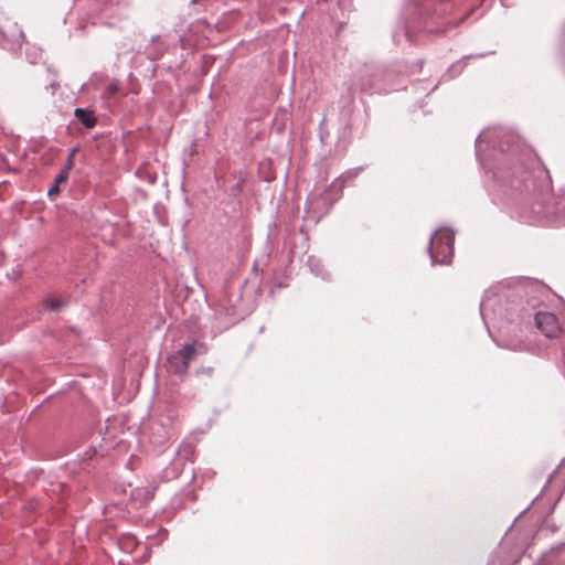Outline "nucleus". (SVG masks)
Returning a JSON list of instances; mask_svg holds the SVG:
<instances>
[{
  "instance_id": "1",
  "label": "nucleus",
  "mask_w": 565,
  "mask_h": 565,
  "mask_svg": "<svg viewBox=\"0 0 565 565\" xmlns=\"http://www.w3.org/2000/svg\"><path fill=\"white\" fill-rule=\"evenodd\" d=\"M503 186L536 216L565 223V196H555L550 172L543 166L536 164L531 171L524 168L514 169L503 180Z\"/></svg>"
},
{
  "instance_id": "2",
  "label": "nucleus",
  "mask_w": 565,
  "mask_h": 565,
  "mask_svg": "<svg viewBox=\"0 0 565 565\" xmlns=\"http://www.w3.org/2000/svg\"><path fill=\"white\" fill-rule=\"evenodd\" d=\"M455 234L450 228H440L431 236L428 254L431 265H449L454 255Z\"/></svg>"
},
{
  "instance_id": "3",
  "label": "nucleus",
  "mask_w": 565,
  "mask_h": 565,
  "mask_svg": "<svg viewBox=\"0 0 565 565\" xmlns=\"http://www.w3.org/2000/svg\"><path fill=\"white\" fill-rule=\"evenodd\" d=\"M480 313L486 324L495 318L512 320L505 296L492 289L486 291L480 303Z\"/></svg>"
},
{
  "instance_id": "4",
  "label": "nucleus",
  "mask_w": 565,
  "mask_h": 565,
  "mask_svg": "<svg viewBox=\"0 0 565 565\" xmlns=\"http://www.w3.org/2000/svg\"><path fill=\"white\" fill-rule=\"evenodd\" d=\"M500 138H505L507 143L510 142L514 137L510 134H507L501 128L487 129L482 131L479 137L476 139V156L480 160L481 159V148L482 143L486 142L493 148H499L501 151H505L504 142L502 140H498Z\"/></svg>"
},
{
  "instance_id": "5",
  "label": "nucleus",
  "mask_w": 565,
  "mask_h": 565,
  "mask_svg": "<svg viewBox=\"0 0 565 565\" xmlns=\"http://www.w3.org/2000/svg\"><path fill=\"white\" fill-rule=\"evenodd\" d=\"M535 323L547 338L556 337L562 331L556 316L552 312L539 311L535 315Z\"/></svg>"
},
{
  "instance_id": "6",
  "label": "nucleus",
  "mask_w": 565,
  "mask_h": 565,
  "mask_svg": "<svg viewBox=\"0 0 565 565\" xmlns=\"http://www.w3.org/2000/svg\"><path fill=\"white\" fill-rule=\"evenodd\" d=\"M178 352L180 358L189 364L196 355L204 354L206 347L203 343L193 342L183 345Z\"/></svg>"
},
{
  "instance_id": "7",
  "label": "nucleus",
  "mask_w": 565,
  "mask_h": 565,
  "mask_svg": "<svg viewBox=\"0 0 565 565\" xmlns=\"http://www.w3.org/2000/svg\"><path fill=\"white\" fill-rule=\"evenodd\" d=\"M75 117L83 124L86 128H93L96 125V117L93 110L76 108Z\"/></svg>"
},
{
  "instance_id": "8",
  "label": "nucleus",
  "mask_w": 565,
  "mask_h": 565,
  "mask_svg": "<svg viewBox=\"0 0 565 565\" xmlns=\"http://www.w3.org/2000/svg\"><path fill=\"white\" fill-rule=\"evenodd\" d=\"M168 362L170 364V367L179 375H184L188 370V363L180 358L179 352L177 351L172 355L168 358Z\"/></svg>"
},
{
  "instance_id": "9",
  "label": "nucleus",
  "mask_w": 565,
  "mask_h": 565,
  "mask_svg": "<svg viewBox=\"0 0 565 565\" xmlns=\"http://www.w3.org/2000/svg\"><path fill=\"white\" fill-rule=\"evenodd\" d=\"M358 174V171H355L354 173L351 172V171H348L347 173H344L343 175H341V178L337 179L330 186V190L329 192H335V199H339L340 198V194L342 192V189L344 186V180L351 175H356Z\"/></svg>"
},
{
  "instance_id": "10",
  "label": "nucleus",
  "mask_w": 565,
  "mask_h": 565,
  "mask_svg": "<svg viewBox=\"0 0 565 565\" xmlns=\"http://www.w3.org/2000/svg\"><path fill=\"white\" fill-rule=\"evenodd\" d=\"M307 265L309 266L310 270L317 275L321 276L323 279L328 278V274L322 269V266L320 264V260L313 256H309L307 260Z\"/></svg>"
},
{
  "instance_id": "11",
  "label": "nucleus",
  "mask_w": 565,
  "mask_h": 565,
  "mask_svg": "<svg viewBox=\"0 0 565 565\" xmlns=\"http://www.w3.org/2000/svg\"><path fill=\"white\" fill-rule=\"evenodd\" d=\"M74 163L72 162V158H67L65 164L63 166L61 172L55 177L56 183H64L68 179V173L73 169Z\"/></svg>"
},
{
  "instance_id": "12",
  "label": "nucleus",
  "mask_w": 565,
  "mask_h": 565,
  "mask_svg": "<svg viewBox=\"0 0 565 565\" xmlns=\"http://www.w3.org/2000/svg\"><path fill=\"white\" fill-rule=\"evenodd\" d=\"M63 306L64 302L55 298H50L46 301V307L52 311H58Z\"/></svg>"
},
{
  "instance_id": "13",
  "label": "nucleus",
  "mask_w": 565,
  "mask_h": 565,
  "mask_svg": "<svg viewBox=\"0 0 565 565\" xmlns=\"http://www.w3.org/2000/svg\"><path fill=\"white\" fill-rule=\"evenodd\" d=\"M60 184L61 183H56V181L54 180V184L47 190V195L51 198L57 195L60 193Z\"/></svg>"
},
{
  "instance_id": "14",
  "label": "nucleus",
  "mask_w": 565,
  "mask_h": 565,
  "mask_svg": "<svg viewBox=\"0 0 565 565\" xmlns=\"http://www.w3.org/2000/svg\"><path fill=\"white\" fill-rule=\"evenodd\" d=\"M118 92V86L116 84H109L106 88L107 95H114Z\"/></svg>"
},
{
  "instance_id": "15",
  "label": "nucleus",
  "mask_w": 565,
  "mask_h": 565,
  "mask_svg": "<svg viewBox=\"0 0 565 565\" xmlns=\"http://www.w3.org/2000/svg\"><path fill=\"white\" fill-rule=\"evenodd\" d=\"M308 202H309V207H310V209H312V210H316V207H317V206H318V204H319V200H318V199H316V196H315V195H310V198H309Z\"/></svg>"
},
{
  "instance_id": "16",
  "label": "nucleus",
  "mask_w": 565,
  "mask_h": 565,
  "mask_svg": "<svg viewBox=\"0 0 565 565\" xmlns=\"http://www.w3.org/2000/svg\"><path fill=\"white\" fill-rule=\"evenodd\" d=\"M322 200H323V203H324L326 201H330V203H328V206H331V203H332L333 201H335L337 199H335V195H334V196H332V198H329V195H328V193H327V194H326V198H322Z\"/></svg>"
},
{
  "instance_id": "17",
  "label": "nucleus",
  "mask_w": 565,
  "mask_h": 565,
  "mask_svg": "<svg viewBox=\"0 0 565 565\" xmlns=\"http://www.w3.org/2000/svg\"><path fill=\"white\" fill-rule=\"evenodd\" d=\"M555 473H565V460L559 465Z\"/></svg>"
},
{
  "instance_id": "18",
  "label": "nucleus",
  "mask_w": 565,
  "mask_h": 565,
  "mask_svg": "<svg viewBox=\"0 0 565 565\" xmlns=\"http://www.w3.org/2000/svg\"><path fill=\"white\" fill-rule=\"evenodd\" d=\"M77 152V148H73L68 154V158H72V162L74 163V156Z\"/></svg>"
},
{
  "instance_id": "19",
  "label": "nucleus",
  "mask_w": 565,
  "mask_h": 565,
  "mask_svg": "<svg viewBox=\"0 0 565 565\" xmlns=\"http://www.w3.org/2000/svg\"><path fill=\"white\" fill-rule=\"evenodd\" d=\"M512 350H522V344H516V345H513V347H510Z\"/></svg>"
},
{
  "instance_id": "20",
  "label": "nucleus",
  "mask_w": 565,
  "mask_h": 565,
  "mask_svg": "<svg viewBox=\"0 0 565 565\" xmlns=\"http://www.w3.org/2000/svg\"><path fill=\"white\" fill-rule=\"evenodd\" d=\"M159 39H160V35H158V34H157V35H153V36L151 38V42H152V43H154V42H157Z\"/></svg>"
},
{
  "instance_id": "21",
  "label": "nucleus",
  "mask_w": 565,
  "mask_h": 565,
  "mask_svg": "<svg viewBox=\"0 0 565 565\" xmlns=\"http://www.w3.org/2000/svg\"><path fill=\"white\" fill-rule=\"evenodd\" d=\"M153 491H154V489H152L151 491L147 492V498L148 499H151L153 497Z\"/></svg>"
}]
</instances>
